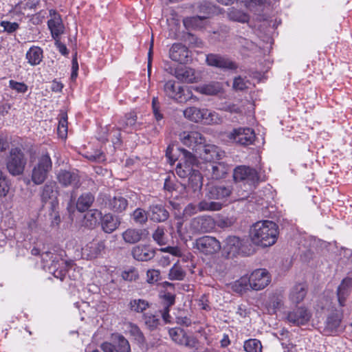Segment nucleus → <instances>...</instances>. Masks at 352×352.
I'll return each mask as SVG.
<instances>
[{"mask_svg": "<svg viewBox=\"0 0 352 352\" xmlns=\"http://www.w3.org/2000/svg\"><path fill=\"white\" fill-rule=\"evenodd\" d=\"M224 154L225 153L219 146L207 143L205 140L196 155L205 162L212 163L221 160Z\"/></svg>", "mask_w": 352, "mask_h": 352, "instance_id": "5", "label": "nucleus"}, {"mask_svg": "<svg viewBox=\"0 0 352 352\" xmlns=\"http://www.w3.org/2000/svg\"><path fill=\"white\" fill-rule=\"evenodd\" d=\"M185 276V271L177 263L173 265L168 273V278L171 280H182Z\"/></svg>", "mask_w": 352, "mask_h": 352, "instance_id": "47", "label": "nucleus"}, {"mask_svg": "<svg viewBox=\"0 0 352 352\" xmlns=\"http://www.w3.org/2000/svg\"><path fill=\"white\" fill-rule=\"evenodd\" d=\"M307 292V287L305 283L295 285L289 294L290 300L295 304H298L303 300Z\"/></svg>", "mask_w": 352, "mask_h": 352, "instance_id": "31", "label": "nucleus"}, {"mask_svg": "<svg viewBox=\"0 0 352 352\" xmlns=\"http://www.w3.org/2000/svg\"><path fill=\"white\" fill-rule=\"evenodd\" d=\"M202 122L206 124H219L223 122V118L219 113L206 109Z\"/></svg>", "mask_w": 352, "mask_h": 352, "instance_id": "44", "label": "nucleus"}, {"mask_svg": "<svg viewBox=\"0 0 352 352\" xmlns=\"http://www.w3.org/2000/svg\"><path fill=\"white\" fill-rule=\"evenodd\" d=\"M164 90L168 97L179 102L182 87H176L175 81L168 80L165 83Z\"/></svg>", "mask_w": 352, "mask_h": 352, "instance_id": "35", "label": "nucleus"}, {"mask_svg": "<svg viewBox=\"0 0 352 352\" xmlns=\"http://www.w3.org/2000/svg\"><path fill=\"white\" fill-rule=\"evenodd\" d=\"M141 124L137 122V116L134 113L126 114L120 122V127L126 133H132L140 129Z\"/></svg>", "mask_w": 352, "mask_h": 352, "instance_id": "29", "label": "nucleus"}, {"mask_svg": "<svg viewBox=\"0 0 352 352\" xmlns=\"http://www.w3.org/2000/svg\"><path fill=\"white\" fill-rule=\"evenodd\" d=\"M278 228L273 221L269 220L258 221L254 223L250 230L252 242L262 247L274 245L278 238Z\"/></svg>", "mask_w": 352, "mask_h": 352, "instance_id": "1", "label": "nucleus"}, {"mask_svg": "<svg viewBox=\"0 0 352 352\" xmlns=\"http://www.w3.org/2000/svg\"><path fill=\"white\" fill-rule=\"evenodd\" d=\"M211 167L212 177L219 179L224 177L230 170V167L225 162H212L210 164Z\"/></svg>", "mask_w": 352, "mask_h": 352, "instance_id": "33", "label": "nucleus"}, {"mask_svg": "<svg viewBox=\"0 0 352 352\" xmlns=\"http://www.w3.org/2000/svg\"><path fill=\"white\" fill-rule=\"evenodd\" d=\"M153 240L159 245H165L167 239L165 235L164 228L163 227H157L153 234Z\"/></svg>", "mask_w": 352, "mask_h": 352, "instance_id": "59", "label": "nucleus"}, {"mask_svg": "<svg viewBox=\"0 0 352 352\" xmlns=\"http://www.w3.org/2000/svg\"><path fill=\"white\" fill-rule=\"evenodd\" d=\"M56 178L58 182L65 187L72 186L74 188H78L80 186L78 175L74 172L60 170L58 172Z\"/></svg>", "mask_w": 352, "mask_h": 352, "instance_id": "20", "label": "nucleus"}, {"mask_svg": "<svg viewBox=\"0 0 352 352\" xmlns=\"http://www.w3.org/2000/svg\"><path fill=\"white\" fill-rule=\"evenodd\" d=\"M230 287L234 292L236 293L242 294L246 292L250 288L248 276H243L239 279L234 281L230 284Z\"/></svg>", "mask_w": 352, "mask_h": 352, "instance_id": "41", "label": "nucleus"}, {"mask_svg": "<svg viewBox=\"0 0 352 352\" xmlns=\"http://www.w3.org/2000/svg\"><path fill=\"white\" fill-rule=\"evenodd\" d=\"M311 318V314L305 307H298L288 312L287 320L295 325H303L307 323Z\"/></svg>", "mask_w": 352, "mask_h": 352, "instance_id": "16", "label": "nucleus"}, {"mask_svg": "<svg viewBox=\"0 0 352 352\" xmlns=\"http://www.w3.org/2000/svg\"><path fill=\"white\" fill-rule=\"evenodd\" d=\"M149 306L148 302L144 299H133L129 303V307L131 311L142 313Z\"/></svg>", "mask_w": 352, "mask_h": 352, "instance_id": "46", "label": "nucleus"}, {"mask_svg": "<svg viewBox=\"0 0 352 352\" xmlns=\"http://www.w3.org/2000/svg\"><path fill=\"white\" fill-rule=\"evenodd\" d=\"M250 287L252 290L259 291L265 288L271 282V276L265 269H257L248 276Z\"/></svg>", "mask_w": 352, "mask_h": 352, "instance_id": "7", "label": "nucleus"}, {"mask_svg": "<svg viewBox=\"0 0 352 352\" xmlns=\"http://www.w3.org/2000/svg\"><path fill=\"white\" fill-rule=\"evenodd\" d=\"M283 298L280 295L272 294L269 296L265 307L270 314H275L282 305Z\"/></svg>", "mask_w": 352, "mask_h": 352, "instance_id": "37", "label": "nucleus"}, {"mask_svg": "<svg viewBox=\"0 0 352 352\" xmlns=\"http://www.w3.org/2000/svg\"><path fill=\"white\" fill-rule=\"evenodd\" d=\"M240 3H243L245 6L249 9H252L256 6H261L268 4L270 0H238Z\"/></svg>", "mask_w": 352, "mask_h": 352, "instance_id": "60", "label": "nucleus"}, {"mask_svg": "<svg viewBox=\"0 0 352 352\" xmlns=\"http://www.w3.org/2000/svg\"><path fill=\"white\" fill-rule=\"evenodd\" d=\"M243 348L246 352H262L261 341L254 338L245 341Z\"/></svg>", "mask_w": 352, "mask_h": 352, "instance_id": "49", "label": "nucleus"}, {"mask_svg": "<svg viewBox=\"0 0 352 352\" xmlns=\"http://www.w3.org/2000/svg\"><path fill=\"white\" fill-rule=\"evenodd\" d=\"M206 62L208 65L222 69H235L237 65L230 58L219 54H210L206 56Z\"/></svg>", "mask_w": 352, "mask_h": 352, "instance_id": "14", "label": "nucleus"}, {"mask_svg": "<svg viewBox=\"0 0 352 352\" xmlns=\"http://www.w3.org/2000/svg\"><path fill=\"white\" fill-rule=\"evenodd\" d=\"M52 168V162L48 154L41 155L33 166L31 179L36 185L43 184Z\"/></svg>", "mask_w": 352, "mask_h": 352, "instance_id": "3", "label": "nucleus"}, {"mask_svg": "<svg viewBox=\"0 0 352 352\" xmlns=\"http://www.w3.org/2000/svg\"><path fill=\"white\" fill-rule=\"evenodd\" d=\"M106 206L115 212H122L124 211L128 206L127 200L120 196L117 195L110 197L107 201L105 202Z\"/></svg>", "mask_w": 352, "mask_h": 352, "instance_id": "27", "label": "nucleus"}, {"mask_svg": "<svg viewBox=\"0 0 352 352\" xmlns=\"http://www.w3.org/2000/svg\"><path fill=\"white\" fill-rule=\"evenodd\" d=\"M27 161L25 154L21 147H12L6 158V169L12 176L21 175L25 169Z\"/></svg>", "mask_w": 352, "mask_h": 352, "instance_id": "2", "label": "nucleus"}, {"mask_svg": "<svg viewBox=\"0 0 352 352\" xmlns=\"http://www.w3.org/2000/svg\"><path fill=\"white\" fill-rule=\"evenodd\" d=\"M58 195L57 186L54 182H49L43 188L41 198L44 201L56 199Z\"/></svg>", "mask_w": 352, "mask_h": 352, "instance_id": "36", "label": "nucleus"}, {"mask_svg": "<svg viewBox=\"0 0 352 352\" xmlns=\"http://www.w3.org/2000/svg\"><path fill=\"white\" fill-rule=\"evenodd\" d=\"M197 86H190L186 87V89L182 87V91L181 93V100L179 102H186L190 100L194 101H198V98L193 95L192 91H195V87Z\"/></svg>", "mask_w": 352, "mask_h": 352, "instance_id": "56", "label": "nucleus"}, {"mask_svg": "<svg viewBox=\"0 0 352 352\" xmlns=\"http://www.w3.org/2000/svg\"><path fill=\"white\" fill-rule=\"evenodd\" d=\"M352 284V279L350 278H344L339 285L337 291V296L339 304L341 307L344 305L345 300L349 294V289Z\"/></svg>", "mask_w": 352, "mask_h": 352, "instance_id": "34", "label": "nucleus"}, {"mask_svg": "<svg viewBox=\"0 0 352 352\" xmlns=\"http://www.w3.org/2000/svg\"><path fill=\"white\" fill-rule=\"evenodd\" d=\"M206 112V108H199L195 106L189 107L183 111V115L187 120L195 122H202L204 113Z\"/></svg>", "mask_w": 352, "mask_h": 352, "instance_id": "25", "label": "nucleus"}, {"mask_svg": "<svg viewBox=\"0 0 352 352\" xmlns=\"http://www.w3.org/2000/svg\"><path fill=\"white\" fill-rule=\"evenodd\" d=\"M0 25L3 28L5 32L8 33L14 32L19 28V24L17 23H12L6 21H1Z\"/></svg>", "mask_w": 352, "mask_h": 352, "instance_id": "64", "label": "nucleus"}, {"mask_svg": "<svg viewBox=\"0 0 352 352\" xmlns=\"http://www.w3.org/2000/svg\"><path fill=\"white\" fill-rule=\"evenodd\" d=\"M94 197L91 193L82 194L77 200L76 208L80 212L86 211L93 204Z\"/></svg>", "mask_w": 352, "mask_h": 352, "instance_id": "39", "label": "nucleus"}, {"mask_svg": "<svg viewBox=\"0 0 352 352\" xmlns=\"http://www.w3.org/2000/svg\"><path fill=\"white\" fill-rule=\"evenodd\" d=\"M125 333L133 339L138 344H142L145 342L144 336L140 327L132 322H126L124 324Z\"/></svg>", "mask_w": 352, "mask_h": 352, "instance_id": "30", "label": "nucleus"}, {"mask_svg": "<svg viewBox=\"0 0 352 352\" xmlns=\"http://www.w3.org/2000/svg\"><path fill=\"white\" fill-rule=\"evenodd\" d=\"M190 52L182 44H173L170 50V58L176 62L186 63L188 61Z\"/></svg>", "mask_w": 352, "mask_h": 352, "instance_id": "21", "label": "nucleus"}, {"mask_svg": "<svg viewBox=\"0 0 352 352\" xmlns=\"http://www.w3.org/2000/svg\"><path fill=\"white\" fill-rule=\"evenodd\" d=\"M10 182L1 173H0V198L6 197L10 189Z\"/></svg>", "mask_w": 352, "mask_h": 352, "instance_id": "58", "label": "nucleus"}, {"mask_svg": "<svg viewBox=\"0 0 352 352\" xmlns=\"http://www.w3.org/2000/svg\"><path fill=\"white\" fill-rule=\"evenodd\" d=\"M57 132L58 136L64 139L67 135V117L65 113H62L61 118L59 120Z\"/></svg>", "mask_w": 352, "mask_h": 352, "instance_id": "53", "label": "nucleus"}, {"mask_svg": "<svg viewBox=\"0 0 352 352\" xmlns=\"http://www.w3.org/2000/svg\"><path fill=\"white\" fill-rule=\"evenodd\" d=\"M172 340L177 344L184 345L190 348L195 347L197 340L193 336H189L180 328H172L168 331Z\"/></svg>", "mask_w": 352, "mask_h": 352, "instance_id": "13", "label": "nucleus"}, {"mask_svg": "<svg viewBox=\"0 0 352 352\" xmlns=\"http://www.w3.org/2000/svg\"><path fill=\"white\" fill-rule=\"evenodd\" d=\"M174 76L179 80L186 83H193L199 80V76L196 74L195 71L186 66L177 67L175 70Z\"/></svg>", "mask_w": 352, "mask_h": 352, "instance_id": "17", "label": "nucleus"}, {"mask_svg": "<svg viewBox=\"0 0 352 352\" xmlns=\"http://www.w3.org/2000/svg\"><path fill=\"white\" fill-rule=\"evenodd\" d=\"M102 213L98 210H91L85 215L87 226H94L98 223L99 219H101Z\"/></svg>", "mask_w": 352, "mask_h": 352, "instance_id": "51", "label": "nucleus"}, {"mask_svg": "<svg viewBox=\"0 0 352 352\" xmlns=\"http://www.w3.org/2000/svg\"><path fill=\"white\" fill-rule=\"evenodd\" d=\"M199 212L218 211L222 208V204L215 201H201L198 204Z\"/></svg>", "mask_w": 352, "mask_h": 352, "instance_id": "48", "label": "nucleus"}, {"mask_svg": "<svg viewBox=\"0 0 352 352\" xmlns=\"http://www.w3.org/2000/svg\"><path fill=\"white\" fill-rule=\"evenodd\" d=\"M10 87L18 93L24 94L28 91V86L24 82H16L13 80L9 81Z\"/></svg>", "mask_w": 352, "mask_h": 352, "instance_id": "61", "label": "nucleus"}, {"mask_svg": "<svg viewBox=\"0 0 352 352\" xmlns=\"http://www.w3.org/2000/svg\"><path fill=\"white\" fill-rule=\"evenodd\" d=\"M144 323L150 330H154L160 324L159 318L151 314H146L144 316Z\"/></svg>", "mask_w": 352, "mask_h": 352, "instance_id": "54", "label": "nucleus"}, {"mask_svg": "<svg viewBox=\"0 0 352 352\" xmlns=\"http://www.w3.org/2000/svg\"><path fill=\"white\" fill-rule=\"evenodd\" d=\"M241 244V241L239 237L230 236L226 239L225 248L228 254H235L239 252Z\"/></svg>", "mask_w": 352, "mask_h": 352, "instance_id": "42", "label": "nucleus"}, {"mask_svg": "<svg viewBox=\"0 0 352 352\" xmlns=\"http://www.w3.org/2000/svg\"><path fill=\"white\" fill-rule=\"evenodd\" d=\"M100 219L102 230L108 234L115 231L120 224V219L110 213L104 214Z\"/></svg>", "mask_w": 352, "mask_h": 352, "instance_id": "24", "label": "nucleus"}, {"mask_svg": "<svg viewBox=\"0 0 352 352\" xmlns=\"http://www.w3.org/2000/svg\"><path fill=\"white\" fill-rule=\"evenodd\" d=\"M250 82L241 76L234 78L232 87L236 91H243L249 87Z\"/></svg>", "mask_w": 352, "mask_h": 352, "instance_id": "57", "label": "nucleus"}, {"mask_svg": "<svg viewBox=\"0 0 352 352\" xmlns=\"http://www.w3.org/2000/svg\"><path fill=\"white\" fill-rule=\"evenodd\" d=\"M228 138L237 144L250 145L254 141L255 133L254 130L250 128L239 127L230 132Z\"/></svg>", "mask_w": 352, "mask_h": 352, "instance_id": "8", "label": "nucleus"}, {"mask_svg": "<svg viewBox=\"0 0 352 352\" xmlns=\"http://www.w3.org/2000/svg\"><path fill=\"white\" fill-rule=\"evenodd\" d=\"M148 215L144 210L138 208L133 211L132 218L136 223L144 224L147 221Z\"/></svg>", "mask_w": 352, "mask_h": 352, "instance_id": "55", "label": "nucleus"}, {"mask_svg": "<svg viewBox=\"0 0 352 352\" xmlns=\"http://www.w3.org/2000/svg\"><path fill=\"white\" fill-rule=\"evenodd\" d=\"M195 91L203 95L214 96L223 91V86L219 82H211L195 87Z\"/></svg>", "mask_w": 352, "mask_h": 352, "instance_id": "26", "label": "nucleus"}, {"mask_svg": "<svg viewBox=\"0 0 352 352\" xmlns=\"http://www.w3.org/2000/svg\"><path fill=\"white\" fill-rule=\"evenodd\" d=\"M43 50L38 46L31 47L25 54L28 63L32 66H36L41 63L43 58Z\"/></svg>", "mask_w": 352, "mask_h": 352, "instance_id": "32", "label": "nucleus"}, {"mask_svg": "<svg viewBox=\"0 0 352 352\" xmlns=\"http://www.w3.org/2000/svg\"><path fill=\"white\" fill-rule=\"evenodd\" d=\"M112 340L116 344L118 352H130L131 346L129 341L121 334L114 333L111 336Z\"/></svg>", "mask_w": 352, "mask_h": 352, "instance_id": "40", "label": "nucleus"}, {"mask_svg": "<svg viewBox=\"0 0 352 352\" xmlns=\"http://www.w3.org/2000/svg\"><path fill=\"white\" fill-rule=\"evenodd\" d=\"M206 16H194L184 19V25L188 29H199L204 27Z\"/></svg>", "mask_w": 352, "mask_h": 352, "instance_id": "38", "label": "nucleus"}, {"mask_svg": "<svg viewBox=\"0 0 352 352\" xmlns=\"http://www.w3.org/2000/svg\"><path fill=\"white\" fill-rule=\"evenodd\" d=\"M189 176V186L194 191L200 190L202 186V177L201 175L198 172L192 170V172Z\"/></svg>", "mask_w": 352, "mask_h": 352, "instance_id": "52", "label": "nucleus"}, {"mask_svg": "<svg viewBox=\"0 0 352 352\" xmlns=\"http://www.w3.org/2000/svg\"><path fill=\"white\" fill-rule=\"evenodd\" d=\"M51 19L47 21V25L50 30L52 36L54 39H57L64 32V25L60 16L54 10H50Z\"/></svg>", "mask_w": 352, "mask_h": 352, "instance_id": "18", "label": "nucleus"}, {"mask_svg": "<svg viewBox=\"0 0 352 352\" xmlns=\"http://www.w3.org/2000/svg\"><path fill=\"white\" fill-rule=\"evenodd\" d=\"M180 151V160L176 166L175 172L179 177L185 178L192 172L197 159L193 154L184 148H182Z\"/></svg>", "mask_w": 352, "mask_h": 352, "instance_id": "4", "label": "nucleus"}, {"mask_svg": "<svg viewBox=\"0 0 352 352\" xmlns=\"http://www.w3.org/2000/svg\"><path fill=\"white\" fill-rule=\"evenodd\" d=\"M105 247L104 241L94 239L82 248V258L87 260L97 258L104 252Z\"/></svg>", "mask_w": 352, "mask_h": 352, "instance_id": "10", "label": "nucleus"}, {"mask_svg": "<svg viewBox=\"0 0 352 352\" xmlns=\"http://www.w3.org/2000/svg\"><path fill=\"white\" fill-rule=\"evenodd\" d=\"M231 192L232 189L230 186H211L208 188L206 197L210 199L223 200L227 199Z\"/></svg>", "mask_w": 352, "mask_h": 352, "instance_id": "22", "label": "nucleus"}, {"mask_svg": "<svg viewBox=\"0 0 352 352\" xmlns=\"http://www.w3.org/2000/svg\"><path fill=\"white\" fill-rule=\"evenodd\" d=\"M160 278V272L157 270H148L146 272V281L150 284L157 283Z\"/></svg>", "mask_w": 352, "mask_h": 352, "instance_id": "62", "label": "nucleus"}, {"mask_svg": "<svg viewBox=\"0 0 352 352\" xmlns=\"http://www.w3.org/2000/svg\"><path fill=\"white\" fill-rule=\"evenodd\" d=\"M222 9L210 2L204 1L199 6V12L208 18L210 15L221 13Z\"/></svg>", "mask_w": 352, "mask_h": 352, "instance_id": "43", "label": "nucleus"}, {"mask_svg": "<svg viewBox=\"0 0 352 352\" xmlns=\"http://www.w3.org/2000/svg\"><path fill=\"white\" fill-rule=\"evenodd\" d=\"M343 314L342 310H333L327 317L324 331L329 334H334L341 331L343 328L342 321Z\"/></svg>", "mask_w": 352, "mask_h": 352, "instance_id": "12", "label": "nucleus"}, {"mask_svg": "<svg viewBox=\"0 0 352 352\" xmlns=\"http://www.w3.org/2000/svg\"><path fill=\"white\" fill-rule=\"evenodd\" d=\"M233 177L236 182L246 181L248 183H254L258 180L256 171L246 166H239L235 168Z\"/></svg>", "mask_w": 352, "mask_h": 352, "instance_id": "15", "label": "nucleus"}, {"mask_svg": "<svg viewBox=\"0 0 352 352\" xmlns=\"http://www.w3.org/2000/svg\"><path fill=\"white\" fill-rule=\"evenodd\" d=\"M215 227L213 218L209 215H201L193 218L190 223V229L193 233L211 232Z\"/></svg>", "mask_w": 352, "mask_h": 352, "instance_id": "9", "label": "nucleus"}, {"mask_svg": "<svg viewBox=\"0 0 352 352\" xmlns=\"http://www.w3.org/2000/svg\"><path fill=\"white\" fill-rule=\"evenodd\" d=\"M148 232L145 229L128 228L122 232L124 241L129 244H134L147 237Z\"/></svg>", "mask_w": 352, "mask_h": 352, "instance_id": "19", "label": "nucleus"}, {"mask_svg": "<svg viewBox=\"0 0 352 352\" xmlns=\"http://www.w3.org/2000/svg\"><path fill=\"white\" fill-rule=\"evenodd\" d=\"M148 215L153 221L163 222L168 218L169 213L162 205L156 204L150 206Z\"/></svg>", "mask_w": 352, "mask_h": 352, "instance_id": "28", "label": "nucleus"}, {"mask_svg": "<svg viewBox=\"0 0 352 352\" xmlns=\"http://www.w3.org/2000/svg\"><path fill=\"white\" fill-rule=\"evenodd\" d=\"M195 247L198 250L205 254H212L221 249L220 242L211 236H204L195 241Z\"/></svg>", "mask_w": 352, "mask_h": 352, "instance_id": "11", "label": "nucleus"}, {"mask_svg": "<svg viewBox=\"0 0 352 352\" xmlns=\"http://www.w3.org/2000/svg\"><path fill=\"white\" fill-rule=\"evenodd\" d=\"M132 255L135 260L147 261L154 257L155 251L147 245H139L132 249Z\"/></svg>", "mask_w": 352, "mask_h": 352, "instance_id": "23", "label": "nucleus"}, {"mask_svg": "<svg viewBox=\"0 0 352 352\" xmlns=\"http://www.w3.org/2000/svg\"><path fill=\"white\" fill-rule=\"evenodd\" d=\"M179 138L181 142L184 146L191 148L195 153V155L206 140L201 133L196 131H183L179 135Z\"/></svg>", "mask_w": 352, "mask_h": 352, "instance_id": "6", "label": "nucleus"}, {"mask_svg": "<svg viewBox=\"0 0 352 352\" xmlns=\"http://www.w3.org/2000/svg\"><path fill=\"white\" fill-rule=\"evenodd\" d=\"M61 265H64L61 269H56L53 271L52 274L54 276L60 280H64L67 273L74 269V266L71 263H67L63 261H61Z\"/></svg>", "mask_w": 352, "mask_h": 352, "instance_id": "50", "label": "nucleus"}, {"mask_svg": "<svg viewBox=\"0 0 352 352\" xmlns=\"http://www.w3.org/2000/svg\"><path fill=\"white\" fill-rule=\"evenodd\" d=\"M228 16L230 20L240 23H245L249 20L248 14L234 8L228 10Z\"/></svg>", "mask_w": 352, "mask_h": 352, "instance_id": "45", "label": "nucleus"}, {"mask_svg": "<svg viewBox=\"0 0 352 352\" xmlns=\"http://www.w3.org/2000/svg\"><path fill=\"white\" fill-rule=\"evenodd\" d=\"M122 277L128 281L135 280L138 278V272L135 269L130 268L122 272Z\"/></svg>", "mask_w": 352, "mask_h": 352, "instance_id": "63", "label": "nucleus"}]
</instances>
